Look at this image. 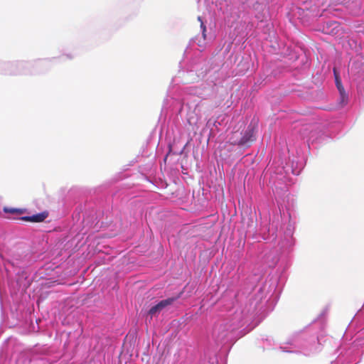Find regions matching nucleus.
Here are the masks:
<instances>
[{
	"mask_svg": "<svg viewBox=\"0 0 364 364\" xmlns=\"http://www.w3.org/2000/svg\"><path fill=\"white\" fill-rule=\"evenodd\" d=\"M334 74H335V78H336V87L339 91L340 97H341V103L343 106L347 104L348 102V95L346 93L344 87L342 85L341 81L338 76L336 70L334 69Z\"/></svg>",
	"mask_w": 364,
	"mask_h": 364,
	"instance_id": "obj_2",
	"label": "nucleus"
},
{
	"mask_svg": "<svg viewBox=\"0 0 364 364\" xmlns=\"http://www.w3.org/2000/svg\"><path fill=\"white\" fill-rule=\"evenodd\" d=\"M4 213H6L21 215L26 212V210L22 209V208H14L4 207Z\"/></svg>",
	"mask_w": 364,
	"mask_h": 364,
	"instance_id": "obj_5",
	"label": "nucleus"
},
{
	"mask_svg": "<svg viewBox=\"0 0 364 364\" xmlns=\"http://www.w3.org/2000/svg\"><path fill=\"white\" fill-rule=\"evenodd\" d=\"M176 300L175 298H168L164 300L161 301L159 303L156 304L155 306H152L149 311V315L151 316V317L156 316L157 314H159L164 308L166 306L171 305L173 303V301Z\"/></svg>",
	"mask_w": 364,
	"mask_h": 364,
	"instance_id": "obj_1",
	"label": "nucleus"
},
{
	"mask_svg": "<svg viewBox=\"0 0 364 364\" xmlns=\"http://www.w3.org/2000/svg\"><path fill=\"white\" fill-rule=\"evenodd\" d=\"M48 216V213L47 212H42L32 216H24L21 217V220L26 222L31 223H41L45 220V219Z\"/></svg>",
	"mask_w": 364,
	"mask_h": 364,
	"instance_id": "obj_3",
	"label": "nucleus"
},
{
	"mask_svg": "<svg viewBox=\"0 0 364 364\" xmlns=\"http://www.w3.org/2000/svg\"><path fill=\"white\" fill-rule=\"evenodd\" d=\"M223 328V326H222V325H220V326H218V328H215V329L214 330V333H215V334H216L218 337H219V336H220V335H219V333H218V331H219V330H220V328Z\"/></svg>",
	"mask_w": 364,
	"mask_h": 364,
	"instance_id": "obj_7",
	"label": "nucleus"
},
{
	"mask_svg": "<svg viewBox=\"0 0 364 364\" xmlns=\"http://www.w3.org/2000/svg\"><path fill=\"white\" fill-rule=\"evenodd\" d=\"M198 20L200 22V28L202 29V33H203V38L205 39V36H206V34H205V32H206V26L204 25L203 21H202V18L200 16H198Z\"/></svg>",
	"mask_w": 364,
	"mask_h": 364,
	"instance_id": "obj_6",
	"label": "nucleus"
},
{
	"mask_svg": "<svg viewBox=\"0 0 364 364\" xmlns=\"http://www.w3.org/2000/svg\"><path fill=\"white\" fill-rule=\"evenodd\" d=\"M255 139V131L252 128H248V129L245 133L244 136L241 138L240 141V144H245L249 141H252Z\"/></svg>",
	"mask_w": 364,
	"mask_h": 364,
	"instance_id": "obj_4",
	"label": "nucleus"
}]
</instances>
